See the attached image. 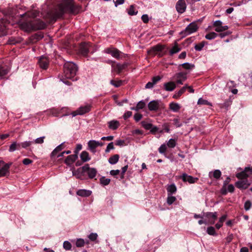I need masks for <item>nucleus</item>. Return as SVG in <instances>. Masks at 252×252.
I'll return each instance as SVG.
<instances>
[{
    "label": "nucleus",
    "instance_id": "nucleus-51",
    "mask_svg": "<svg viewBox=\"0 0 252 252\" xmlns=\"http://www.w3.org/2000/svg\"><path fill=\"white\" fill-rule=\"evenodd\" d=\"M84 240L83 239H77L76 245L77 247H82L84 246Z\"/></svg>",
    "mask_w": 252,
    "mask_h": 252
},
{
    "label": "nucleus",
    "instance_id": "nucleus-34",
    "mask_svg": "<svg viewBox=\"0 0 252 252\" xmlns=\"http://www.w3.org/2000/svg\"><path fill=\"white\" fill-rule=\"evenodd\" d=\"M169 108L173 112H177L180 109L181 106L178 103L172 102L169 104Z\"/></svg>",
    "mask_w": 252,
    "mask_h": 252
},
{
    "label": "nucleus",
    "instance_id": "nucleus-4",
    "mask_svg": "<svg viewBox=\"0 0 252 252\" xmlns=\"http://www.w3.org/2000/svg\"><path fill=\"white\" fill-rule=\"evenodd\" d=\"M198 30L197 24L195 22L189 24L187 28L180 32V34L185 37L196 32Z\"/></svg>",
    "mask_w": 252,
    "mask_h": 252
},
{
    "label": "nucleus",
    "instance_id": "nucleus-47",
    "mask_svg": "<svg viewBox=\"0 0 252 252\" xmlns=\"http://www.w3.org/2000/svg\"><path fill=\"white\" fill-rule=\"evenodd\" d=\"M182 66L186 69H190L194 67V64L189 63H184L182 64Z\"/></svg>",
    "mask_w": 252,
    "mask_h": 252
},
{
    "label": "nucleus",
    "instance_id": "nucleus-44",
    "mask_svg": "<svg viewBox=\"0 0 252 252\" xmlns=\"http://www.w3.org/2000/svg\"><path fill=\"white\" fill-rule=\"evenodd\" d=\"M181 49L178 47L177 44L175 45L170 50V54L171 55H173L174 54L177 53L180 51Z\"/></svg>",
    "mask_w": 252,
    "mask_h": 252
},
{
    "label": "nucleus",
    "instance_id": "nucleus-59",
    "mask_svg": "<svg viewBox=\"0 0 252 252\" xmlns=\"http://www.w3.org/2000/svg\"><path fill=\"white\" fill-rule=\"evenodd\" d=\"M161 78L159 76H157L155 77H154L152 78V82L153 84L155 85L156 83H157L158 81H159L161 80Z\"/></svg>",
    "mask_w": 252,
    "mask_h": 252
},
{
    "label": "nucleus",
    "instance_id": "nucleus-20",
    "mask_svg": "<svg viewBox=\"0 0 252 252\" xmlns=\"http://www.w3.org/2000/svg\"><path fill=\"white\" fill-rule=\"evenodd\" d=\"M128 64L125 63L123 64L117 63L116 65H113L112 67L113 70L116 71L118 73H120L123 69L127 67Z\"/></svg>",
    "mask_w": 252,
    "mask_h": 252
},
{
    "label": "nucleus",
    "instance_id": "nucleus-24",
    "mask_svg": "<svg viewBox=\"0 0 252 252\" xmlns=\"http://www.w3.org/2000/svg\"><path fill=\"white\" fill-rule=\"evenodd\" d=\"M221 175V171L219 169L215 170L213 171H211L209 173V177L210 179H215L218 180L220 179Z\"/></svg>",
    "mask_w": 252,
    "mask_h": 252
},
{
    "label": "nucleus",
    "instance_id": "nucleus-22",
    "mask_svg": "<svg viewBox=\"0 0 252 252\" xmlns=\"http://www.w3.org/2000/svg\"><path fill=\"white\" fill-rule=\"evenodd\" d=\"M107 53L111 54V55L116 59L120 58V52L117 49L108 48L106 50Z\"/></svg>",
    "mask_w": 252,
    "mask_h": 252
},
{
    "label": "nucleus",
    "instance_id": "nucleus-1",
    "mask_svg": "<svg viewBox=\"0 0 252 252\" xmlns=\"http://www.w3.org/2000/svg\"><path fill=\"white\" fill-rule=\"evenodd\" d=\"M80 9V6L75 4L73 0H63L54 9L48 13V17L51 22H55L65 13H77Z\"/></svg>",
    "mask_w": 252,
    "mask_h": 252
},
{
    "label": "nucleus",
    "instance_id": "nucleus-50",
    "mask_svg": "<svg viewBox=\"0 0 252 252\" xmlns=\"http://www.w3.org/2000/svg\"><path fill=\"white\" fill-rule=\"evenodd\" d=\"M63 247L66 250H69L71 248V245L70 242L67 241H65L63 242Z\"/></svg>",
    "mask_w": 252,
    "mask_h": 252
},
{
    "label": "nucleus",
    "instance_id": "nucleus-30",
    "mask_svg": "<svg viewBox=\"0 0 252 252\" xmlns=\"http://www.w3.org/2000/svg\"><path fill=\"white\" fill-rule=\"evenodd\" d=\"M167 191L168 194H172L177 191V188L174 184L167 185Z\"/></svg>",
    "mask_w": 252,
    "mask_h": 252
},
{
    "label": "nucleus",
    "instance_id": "nucleus-5",
    "mask_svg": "<svg viewBox=\"0 0 252 252\" xmlns=\"http://www.w3.org/2000/svg\"><path fill=\"white\" fill-rule=\"evenodd\" d=\"M92 108V105L90 104L87 103L85 105L81 106L76 111L72 113L73 116H76V115H82L90 111Z\"/></svg>",
    "mask_w": 252,
    "mask_h": 252
},
{
    "label": "nucleus",
    "instance_id": "nucleus-41",
    "mask_svg": "<svg viewBox=\"0 0 252 252\" xmlns=\"http://www.w3.org/2000/svg\"><path fill=\"white\" fill-rule=\"evenodd\" d=\"M218 36V34L216 32H212L207 34L205 35V38L208 40H212Z\"/></svg>",
    "mask_w": 252,
    "mask_h": 252
},
{
    "label": "nucleus",
    "instance_id": "nucleus-63",
    "mask_svg": "<svg viewBox=\"0 0 252 252\" xmlns=\"http://www.w3.org/2000/svg\"><path fill=\"white\" fill-rule=\"evenodd\" d=\"M142 20L144 23H147L149 21V17L147 14H144L141 17Z\"/></svg>",
    "mask_w": 252,
    "mask_h": 252
},
{
    "label": "nucleus",
    "instance_id": "nucleus-13",
    "mask_svg": "<svg viewBox=\"0 0 252 252\" xmlns=\"http://www.w3.org/2000/svg\"><path fill=\"white\" fill-rule=\"evenodd\" d=\"M176 9L179 13L182 14L185 12L187 4L185 0H179L176 4Z\"/></svg>",
    "mask_w": 252,
    "mask_h": 252
},
{
    "label": "nucleus",
    "instance_id": "nucleus-11",
    "mask_svg": "<svg viewBox=\"0 0 252 252\" xmlns=\"http://www.w3.org/2000/svg\"><path fill=\"white\" fill-rule=\"evenodd\" d=\"M252 174V166L246 167L243 171L240 173H238L236 176L240 179H246L250 175Z\"/></svg>",
    "mask_w": 252,
    "mask_h": 252
},
{
    "label": "nucleus",
    "instance_id": "nucleus-14",
    "mask_svg": "<svg viewBox=\"0 0 252 252\" xmlns=\"http://www.w3.org/2000/svg\"><path fill=\"white\" fill-rule=\"evenodd\" d=\"M222 23L220 20H217L214 22L213 26L215 27V31L220 32L225 31L228 29L227 26H222Z\"/></svg>",
    "mask_w": 252,
    "mask_h": 252
},
{
    "label": "nucleus",
    "instance_id": "nucleus-48",
    "mask_svg": "<svg viewBox=\"0 0 252 252\" xmlns=\"http://www.w3.org/2000/svg\"><path fill=\"white\" fill-rule=\"evenodd\" d=\"M176 143L175 140L172 138L170 139L167 144L168 147L172 148H174L176 146Z\"/></svg>",
    "mask_w": 252,
    "mask_h": 252
},
{
    "label": "nucleus",
    "instance_id": "nucleus-49",
    "mask_svg": "<svg viewBox=\"0 0 252 252\" xmlns=\"http://www.w3.org/2000/svg\"><path fill=\"white\" fill-rule=\"evenodd\" d=\"M141 124L143 127L147 130L150 129L152 127V125L151 124L148 123L145 121L142 122Z\"/></svg>",
    "mask_w": 252,
    "mask_h": 252
},
{
    "label": "nucleus",
    "instance_id": "nucleus-25",
    "mask_svg": "<svg viewBox=\"0 0 252 252\" xmlns=\"http://www.w3.org/2000/svg\"><path fill=\"white\" fill-rule=\"evenodd\" d=\"M120 126V124L117 120H113L108 122V127L112 130L117 129Z\"/></svg>",
    "mask_w": 252,
    "mask_h": 252
},
{
    "label": "nucleus",
    "instance_id": "nucleus-31",
    "mask_svg": "<svg viewBox=\"0 0 252 252\" xmlns=\"http://www.w3.org/2000/svg\"><path fill=\"white\" fill-rule=\"evenodd\" d=\"M21 41V39L20 37H10L7 43L10 45H14L16 43H20Z\"/></svg>",
    "mask_w": 252,
    "mask_h": 252
},
{
    "label": "nucleus",
    "instance_id": "nucleus-28",
    "mask_svg": "<svg viewBox=\"0 0 252 252\" xmlns=\"http://www.w3.org/2000/svg\"><path fill=\"white\" fill-rule=\"evenodd\" d=\"M92 191L89 190L81 189L77 191V194L82 197H88L91 195Z\"/></svg>",
    "mask_w": 252,
    "mask_h": 252
},
{
    "label": "nucleus",
    "instance_id": "nucleus-23",
    "mask_svg": "<svg viewBox=\"0 0 252 252\" xmlns=\"http://www.w3.org/2000/svg\"><path fill=\"white\" fill-rule=\"evenodd\" d=\"M203 216L208 218V219H212V220L210 221L211 224H214L215 220L217 218V212H207L204 213Z\"/></svg>",
    "mask_w": 252,
    "mask_h": 252
},
{
    "label": "nucleus",
    "instance_id": "nucleus-55",
    "mask_svg": "<svg viewBox=\"0 0 252 252\" xmlns=\"http://www.w3.org/2000/svg\"><path fill=\"white\" fill-rule=\"evenodd\" d=\"M114 144L113 142L109 143L105 149L106 153H109L111 150L114 149Z\"/></svg>",
    "mask_w": 252,
    "mask_h": 252
},
{
    "label": "nucleus",
    "instance_id": "nucleus-45",
    "mask_svg": "<svg viewBox=\"0 0 252 252\" xmlns=\"http://www.w3.org/2000/svg\"><path fill=\"white\" fill-rule=\"evenodd\" d=\"M110 84L112 85L113 86H115V87H119L121 86L122 84V81L121 80H118V81H114L113 80H111Z\"/></svg>",
    "mask_w": 252,
    "mask_h": 252
},
{
    "label": "nucleus",
    "instance_id": "nucleus-36",
    "mask_svg": "<svg viewBox=\"0 0 252 252\" xmlns=\"http://www.w3.org/2000/svg\"><path fill=\"white\" fill-rule=\"evenodd\" d=\"M226 217V215H224L220 218L219 222L216 224V227L218 229H220L222 226L223 222L225 220Z\"/></svg>",
    "mask_w": 252,
    "mask_h": 252
},
{
    "label": "nucleus",
    "instance_id": "nucleus-19",
    "mask_svg": "<svg viewBox=\"0 0 252 252\" xmlns=\"http://www.w3.org/2000/svg\"><path fill=\"white\" fill-rule=\"evenodd\" d=\"M235 185L236 187L240 189H246L250 186V184L248 182V181L246 179L236 182Z\"/></svg>",
    "mask_w": 252,
    "mask_h": 252
},
{
    "label": "nucleus",
    "instance_id": "nucleus-16",
    "mask_svg": "<svg viewBox=\"0 0 252 252\" xmlns=\"http://www.w3.org/2000/svg\"><path fill=\"white\" fill-rule=\"evenodd\" d=\"M49 61L46 57L42 56L38 60V64L40 68L46 69L48 67Z\"/></svg>",
    "mask_w": 252,
    "mask_h": 252
},
{
    "label": "nucleus",
    "instance_id": "nucleus-42",
    "mask_svg": "<svg viewBox=\"0 0 252 252\" xmlns=\"http://www.w3.org/2000/svg\"><path fill=\"white\" fill-rule=\"evenodd\" d=\"M176 200V198L175 197L172 196L171 194H168L167 203L168 205H171Z\"/></svg>",
    "mask_w": 252,
    "mask_h": 252
},
{
    "label": "nucleus",
    "instance_id": "nucleus-29",
    "mask_svg": "<svg viewBox=\"0 0 252 252\" xmlns=\"http://www.w3.org/2000/svg\"><path fill=\"white\" fill-rule=\"evenodd\" d=\"M188 85L186 84L179 91L176 92L173 96V97L175 99H178L180 96L182 95L187 89Z\"/></svg>",
    "mask_w": 252,
    "mask_h": 252
},
{
    "label": "nucleus",
    "instance_id": "nucleus-58",
    "mask_svg": "<svg viewBox=\"0 0 252 252\" xmlns=\"http://www.w3.org/2000/svg\"><path fill=\"white\" fill-rule=\"evenodd\" d=\"M198 104H207L210 105V103L206 100H204L202 98H200L197 101Z\"/></svg>",
    "mask_w": 252,
    "mask_h": 252
},
{
    "label": "nucleus",
    "instance_id": "nucleus-21",
    "mask_svg": "<svg viewBox=\"0 0 252 252\" xmlns=\"http://www.w3.org/2000/svg\"><path fill=\"white\" fill-rule=\"evenodd\" d=\"M163 86L165 90L169 92L173 91L176 87V83L173 81L165 83Z\"/></svg>",
    "mask_w": 252,
    "mask_h": 252
},
{
    "label": "nucleus",
    "instance_id": "nucleus-32",
    "mask_svg": "<svg viewBox=\"0 0 252 252\" xmlns=\"http://www.w3.org/2000/svg\"><path fill=\"white\" fill-rule=\"evenodd\" d=\"M80 158L83 162H87L91 159L89 153L86 151H83L81 153Z\"/></svg>",
    "mask_w": 252,
    "mask_h": 252
},
{
    "label": "nucleus",
    "instance_id": "nucleus-7",
    "mask_svg": "<svg viewBox=\"0 0 252 252\" xmlns=\"http://www.w3.org/2000/svg\"><path fill=\"white\" fill-rule=\"evenodd\" d=\"M9 25V22L7 20L2 18L0 20V37L7 34Z\"/></svg>",
    "mask_w": 252,
    "mask_h": 252
},
{
    "label": "nucleus",
    "instance_id": "nucleus-35",
    "mask_svg": "<svg viewBox=\"0 0 252 252\" xmlns=\"http://www.w3.org/2000/svg\"><path fill=\"white\" fill-rule=\"evenodd\" d=\"M119 158V155L118 154L113 155L109 158V163L111 164H115L118 162Z\"/></svg>",
    "mask_w": 252,
    "mask_h": 252
},
{
    "label": "nucleus",
    "instance_id": "nucleus-33",
    "mask_svg": "<svg viewBox=\"0 0 252 252\" xmlns=\"http://www.w3.org/2000/svg\"><path fill=\"white\" fill-rule=\"evenodd\" d=\"M20 144L19 143H17L16 141L13 142L10 145L9 152H13L15 151L16 150H20Z\"/></svg>",
    "mask_w": 252,
    "mask_h": 252
},
{
    "label": "nucleus",
    "instance_id": "nucleus-15",
    "mask_svg": "<svg viewBox=\"0 0 252 252\" xmlns=\"http://www.w3.org/2000/svg\"><path fill=\"white\" fill-rule=\"evenodd\" d=\"M184 182H188L189 184H193L196 183L198 180V178H194L191 176L188 175L186 173H183L180 177Z\"/></svg>",
    "mask_w": 252,
    "mask_h": 252
},
{
    "label": "nucleus",
    "instance_id": "nucleus-54",
    "mask_svg": "<svg viewBox=\"0 0 252 252\" xmlns=\"http://www.w3.org/2000/svg\"><path fill=\"white\" fill-rule=\"evenodd\" d=\"M252 206V203L250 200H247L245 202L244 204V208L246 211L250 210Z\"/></svg>",
    "mask_w": 252,
    "mask_h": 252
},
{
    "label": "nucleus",
    "instance_id": "nucleus-62",
    "mask_svg": "<svg viewBox=\"0 0 252 252\" xmlns=\"http://www.w3.org/2000/svg\"><path fill=\"white\" fill-rule=\"evenodd\" d=\"M132 115V112L131 111H126L124 115H123V118L125 120L127 119V118L130 117Z\"/></svg>",
    "mask_w": 252,
    "mask_h": 252
},
{
    "label": "nucleus",
    "instance_id": "nucleus-40",
    "mask_svg": "<svg viewBox=\"0 0 252 252\" xmlns=\"http://www.w3.org/2000/svg\"><path fill=\"white\" fill-rule=\"evenodd\" d=\"M138 11L135 9L133 5L130 6L129 9L128 10V14L130 15H135L137 14Z\"/></svg>",
    "mask_w": 252,
    "mask_h": 252
},
{
    "label": "nucleus",
    "instance_id": "nucleus-52",
    "mask_svg": "<svg viewBox=\"0 0 252 252\" xmlns=\"http://www.w3.org/2000/svg\"><path fill=\"white\" fill-rule=\"evenodd\" d=\"M145 102L143 100H141L139 102H138L136 105V107L138 110H139V109H143L145 107Z\"/></svg>",
    "mask_w": 252,
    "mask_h": 252
},
{
    "label": "nucleus",
    "instance_id": "nucleus-37",
    "mask_svg": "<svg viewBox=\"0 0 252 252\" xmlns=\"http://www.w3.org/2000/svg\"><path fill=\"white\" fill-rule=\"evenodd\" d=\"M33 143V141H26L19 143L20 147L25 149L30 147Z\"/></svg>",
    "mask_w": 252,
    "mask_h": 252
},
{
    "label": "nucleus",
    "instance_id": "nucleus-9",
    "mask_svg": "<svg viewBox=\"0 0 252 252\" xmlns=\"http://www.w3.org/2000/svg\"><path fill=\"white\" fill-rule=\"evenodd\" d=\"M83 172H87L90 179L94 178L97 174V170L94 168H91L88 164H87L82 167Z\"/></svg>",
    "mask_w": 252,
    "mask_h": 252
},
{
    "label": "nucleus",
    "instance_id": "nucleus-18",
    "mask_svg": "<svg viewBox=\"0 0 252 252\" xmlns=\"http://www.w3.org/2000/svg\"><path fill=\"white\" fill-rule=\"evenodd\" d=\"M12 165V162L5 163L0 168V177H4L9 174V168Z\"/></svg>",
    "mask_w": 252,
    "mask_h": 252
},
{
    "label": "nucleus",
    "instance_id": "nucleus-39",
    "mask_svg": "<svg viewBox=\"0 0 252 252\" xmlns=\"http://www.w3.org/2000/svg\"><path fill=\"white\" fill-rule=\"evenodd\" d=\"M99 180L100 184L103 186H107L109 185L110 182V179L106 178L104 176L101 177Z\"/></svg>",
    "mask_w": 252,
    "mask_h": 252
},
{
    "label": "nucleus",
    "instance_id": "nucleus-17",
    "mask_svg": "<svg viewBox=\"0 0 252 252\" xmlns=\"http://www.w3.org/2000/svg\"><path fill=\"white\" fill-rule=\"evenodd\" d=\"M89 149L93 153L95 152V149L98 146H101L103 145L102 143H100L95 140H90L88 143Z\"/></svg>",
    "mask_w": 252,
    "mask_h": 252
},
{
    "label": "nucleus",
    "instance_id": "nucleus-64",
    "mask_svg": "<svg viewBox=\"0 0 252 252\" xmlns=\"http://www.w3.org/2000/svg\"><path fill=\"white\" fill-rule=\"evenodd\" d=\"M120 171L119 170H112L110 171V174L111 175L115 176L118 175L120 173Z\"/></svg>",
    "mask_w": 252,
    "mask_h": 252
},
{
    "label": "nucleus",
    "instance_id": "nucleus-38",
    "mask_svg": "<svg viewBox=\"0 0 252 252\" xmlns=\"http://www.w3.org/2000/svg\"><path fill=\"white\" fill-rule=\"evenodd\" d=\"M63 143H62L60 145L58 146L52 152L51 156L52 157L55 156L59 152L61 151L63 149Z\"/></svg>",
    "mask_w": 252,
    "mask_h": 252
},
{
    "label": "nucleus",
    "instance_id": "nucleus-53",
    "mask_svg": "<svg viewBox=\"0 0 252 252\" xmlns=\"http://www.w3.org/2000/svg\"><path fill=\"white\" fill-rule=\"evenodd\" d=\"M44 139L45 136L40 137L35 139L33 142H34L36 144H42L44 142Z\"/></svg>",
    "mask_w": 252,
    "mask_h": 252
},
{
    "label": "nucleus",
    "instance_id": "nucleus-6",
    "mask_svg": "<svg viewBox=\"0 0 252 252\" xmlns=\"http://www.w3.org/2000/svg\"><path fill=\"white\" fill-rule=\"evenodd\" d=\"M164 48V46L160 45H157L152 47L148 51V53L153 55H158V57H161L164 55V53H162Z\"/></svg>",
    "mask_w": 252,
    "mask_h": 252
},
{
    "label": "nucleus",
    "instance_id": "nucleus-26",
    "mask_svg": "<svg viewBox=\"0 0 252 252\" xmlns=\"http://www.w3.org/2000/svg\"><path fill=\"white\" fill-rule=\"evenodd\" d=\"M10 68L6 65L0 64V77L3 78L9 71Z\"/></svg>",
    "mask_w": 252,
    "mask_h": 252
},
{
    "label": "nucleus",
    "instance_id": "nucleus-46",
    "mask_svg": "<svg viewBox=\"0 0 252 252\" xmlns=\"http://www.w3.org/2000/svg\"><path fill=\"white\" fill-rule=\"evenodd\" d=\"M205 45V42L202 41L198 44H196L194 46V48L196 51H201Z\"/></svg>",
    "mask_w": 252,
    "mask_h": 252
},
{
    "label": "nucleus",
    "instance_id": "nucleus-27",
    "mask_svg": "<svg viewBox=\"0 0 252 252\" xmlns=\"http://www.w3.org/2000/svg\"><path fill=\"white\" fill-rule=\"evenodd\" d=\"M77 158L78 156L76 154L69 155L65 159L64 162L67 165H70L72 164Z\"/></svg>",
    "mask_w": 252,
    "mask_h": 252
},
{
    "label": "nucleus",
    "instance_id": "nucleus-57",
    "mask_svg": "<svg viewBox=\"0 0 252 252\" xmlns=\"http://www.w3.org/2000/svg\"><path fill=\"white\" fill-rule=\"evenodd\" d=\"M166 150V146L165 144L161 145L158 148V151L160 154H163Z\"/></svg>",
    "mask_w": 252,
    "mask_h": 252
},
{
    "label": "nucleus",
    "instance_id": "nucleus-56",
    "mask_svg": "<svg viewBox=\"0 0 252 252\" xmlns=\"http://www.w3.org/2000/svg\"><path fill=\"white\" fill-rule=\"evenodd\" d=\"M88 238L91 240V241H94L97 238V234L96 233H91L89 236Z\"/></svg>",
    "mask_w": 252,
    "mask_h": 252
},
{
    "label": "nucleus",
    "instance_id": "nucleus-10",
    "mask_svg": "<svg viewBox=\"0 0 252 252\" xmlns=\"http://www.w3.org/2000/svg\"><path fill=\"white\" fill-rule=\"evenodd\" d=\"M187 78V73L181 72L175 74L172 77V80H175L177 84H183L184 81H185Z\"/></svg>",
    "mask_w": 252,
    "mask_h": 252
},
{
    "label": "nucleus",
    "instance_id": "nucleus-61",
    "mask_svg": "<svg viewBox=\"0 0 252 252\" xmlns=\"http://www.w3.org/2000/svg\"><path fill=\"white\" fill-rule=\"evenodd\" d=\"M173 124L177 127L182 126V123L180 122L179 120L178 119H174L173 120Z\"/></svg>",
    "mask_w": 252,
    "mask_h": 252
},
{
    "label": "nucleus",
    "instance_id": "nucleus-3",
    "mask_svg": "<svg viewBox=\"0 0 252 252\" xmlns=\"http://www.w3.org/2000/svg\"><path fill=\"white\" fill-rule=\"evenodd\" d=\"M78 67L72 62H66L63 66V75L66 79H72L76 74Z\"/></svg>",
    "mask_w": 252,
    "mask_h": 252
},
{
    "label": "nucleus",
    "instance_id": "nucleus-12",
    "mask_svg": "<svg viewBox=\"0 0 252 252\" xmlns=\"http://www.w3.org/2000/svg\"><path fill=\"white\" fill-rule=\"evenodd\" d=\"M91 45L90 43L83 42L80 45L79 53L83 56H87L90 51Z\"/></svg>",
    "mask_w": 252,
    "mask_h": 252
},
{
    "label": "nucleus",
    "instance_id": "nucleus-60",
    "mask_svg": "<svg viewBox=\"0 0 252 252\" xmlns=\"http://www.w3.org/2000/svg\"><path fill=\"white\" fill-rule=\"evenodd\" d=\"M142 118V115L140 113H136L134 116V119L136 122L139 121Z\"/></svg>",
    "mask_w": 252,
    "mask_h": 252
},
{
    "label": "nucleus",
    "instance_id": "nucleus-8",
    "mask_svg": "<svg viewBox=\"0 0 252 252\" xmlns=\"http://www.w3.org/2000/svg\"><path fill=\"white\" fill-rule=\"evenodd\" d=\"M162 103L160 100H154L151 101L148 104V109L151 111H158L161 107Z\"/></svg>",
    "mask_w": 252,
    "mask_h": 252
},
{
    "label": "nucleus",
    "instance_id": "nucleus-2",
    "mask_svg": "<svg viewBox=\"0 0 252 252\" xmlns=\"http://www.w3.org/2000/svg\"><path fill=\"white\" fill-rule=\"evenodd\" d=\"M38 14L36 10L28 11L20 15L24 18L19 22L21 28L26 32L44 29L46 27L45 23L39 19H33Z\"/></svg>",
    "mask_w": 252,
    "mask_h": 252
},
{
    "label": "nucleus",
    "instance_id": "nucleus-43",
    "mask_svg": "<svg viewBox=\"0 0 252 252\" xmlns=\"http://www.w3.org/2000/svg\"><path fill=\"white\" fill-rule=\"evenodd\" d=\"M207 232L209 235L215 236L216 235L215 229L213 226L208 227L207 229Z\"/></svg>",
    "mask_w": 252,
    "mask_h": 252
}]
</instances>
